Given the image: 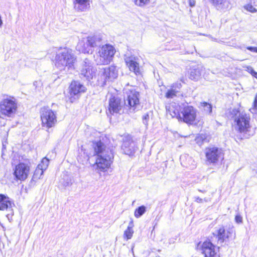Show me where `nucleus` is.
Returning a JSON list of instances; mask_svg holds the SVG:
<instances>
[{
    "label": "nucleus",
    "mask_w": 257,
    "mask_h": 257,
    "mask_svg": "<svg viewBox=\"0 0 257 257\" xmlns=\"http://www.w3.org/2000/svg\"><path fill=\"white\" fill-rule=\"evenodd\" d=\"M227 115L234 121L235 130L241 140L248 139L253 136L254 131L250 123L249 114L239 108H231L227 112Z\"/></svg>",
    "instance_id": "obj_1"
},
{
    "label": "nucleus",
    "mask_w": 257,
    "mask_h": 257,
    "mask_svg": "<svg viewBox=\"0 0 257 257\" xmlns=\"http://www.w3.org/2000/svg\"><path fill=\"white\" fill-rule=\"evenodd\" d=\"M93 147L96 156L95 163L93 167L98 171L105 172L112 162L113 153L101 141L93 142Z\"/></svg>",
    "instance_id": "obj_2"
},
{
    "label": "nucleus",
    "mask_w": 257,
    "mask_h": 257,
    "mask_svg": "<svg viewBox=\"0 0 257 257\" xmlns=\"http://www.w3.org/2000/svg\"><path fill=\"white\" fill-rule=\"evenodd\" d=\"M76 61L72 51L67 48L59 50L56 54L55 59V66L60 70L74 69V64Z\"/></svg>",
    "instance_id": "obj_3"
},
{
    "label": "nucleus",
    "mask_w": 257,
    "mask_h": 257,
    "mask_svg": "<svg viewBox=\"0 0 257 257\" xmlns=\"http://www.w3.org/2000/svg\"><path fill=\"white\" fill-rule=\"evenodd\" d=\"M17 103L14 98H7L0 102V116L13 117L17 111Z\"/></svg>",
    "instance_id": "obj_4"
},
{
    "label": "nucleus",
    "mask_w": 257,
    "mask_h": 257,
    "mask_svg": "<svg viewBox=\"0 0 257 257\" xmlns=\"http://www.w3.org/2000/svg\"><path fill=\"white\" fill-rule=\"evenodd\" d=\"M115 53L114 47L109 44L103 45L99 50L95 59L99 65H105L110 63Z\"/></svg>",
    "instance_id": "obj_5"
},
{
    "label": "nucleus",
    "mask_w": 257,
    "mask_h": 257,
    "mask_svg": "<svg viewBox=\"0 0 257 257\" xmlns=\"http://www.w3.org/2000/svg\"><path fill=\"white\" fill-rule=\"evenodd\" d=\"M118 71L116 67L111 65L108 67L101 69L97 76V81L99 84L103 86L107 81H112L116 78Z\"/></svg>",
    "instance_id": "obj_6"
},
{
    "label": "nucleus",
    "mask_w": 257,
    "mask_h": 257,
    "mask_svg": "<svg viewBox=\"0 0 257 257\" xmlns=\"http://www.w3.org/2000/svg\"><path fill=\"white\" fill-rule=\"evenodd\" d=\"M42 124L46 128L54 127L57 123L56 112L48 107H43L40 111Z\"/></svg>",
    "instance_id": "obj_7"
},
{
    "label": "nucleus",
    "mask_w": 257,
    "mask_h": 257,
    "mask_svg": "<svg viewBox=\"0 0 257 257\" xmlns=\"http://www.w3.org/2000/svg\"><path fill=\"white\" fill-rule=\"evenodd\" d=\"M206 163L208 164H217L224 158V153L221 149L216 147H210L205 150Z\"/></svg>",
    "instance_id": "obj_8"
},
{
    "label": "nucleus",
    "mask_w": 257,
    "mask_h": 257,
    "mask_svg": "<svg viewBox=\"0 0 257 257\" xmlns=\"http://www.w3.org/2000/svg\"><path fill=\"white\" fill-rule=\"evenodd\" d=\"M125 93L127 95L126 100H124V104L126 107L130 109V111H135L139 108V92L136 91L134 89H130L127 91L126 89H125Z\"/></svg>",
    "instance_id": "obj_9"
},
{
    "label": "nucleus",
    "mask_w": 257,
    "mask_h": 257,
    "mask_svg": "<svg viewBox=\"0 0 257 257\" xmlns=\"http://www.w3.org/2000/svg\"><path fill=\"white\" fill-rule=\"evenodd\" d=\"M137 139H134L132 136L127 134L122 137L121 149L123 152L129 156L133 155L138 149Z\"/></svg>",
    "instance_id": "obj_10"
},
{
    "label": "nucleus",
    "mask_w": 257,
    "mask_h": 257,
    "mask_svg": "<svg viewBox=\"0 0 257 257\" xmlns=\"http://www.w3.org/2000/svg\"><path fill=\"white\" fill-rule=\"evenodd\" d=\"M182 116L179 119L188 124H192L196 117V110L191 106H185L181 111Z\"/></svg>",
    "instance_id": "obj_11"
},
{
    "label": "nucleus",
    "mask_w": 257,
    "mask_h": 257,
    "mask_svg": "<svg viewBox=\"0 0 257 257\" xmlns=\"http://www.w3.org/2000/svg\"><path fill=\"white\" fill-rule=\"evenodd\" d=\"M235 234L233 227H229L227 229H225L224 226L219 227L216 231L215 233H213L218 239V242L223 243L228 240L232 235Z\"/></svg>",
    "instance_id": "obj_12"
},
{
    "label": "nucleus",
    "mask_w": 257,
    "mask_h": 257,
    "mask_svg": "<svg viewBox=\"0 0 257 257\" xmlns=\"http://www.w3.org/2000/svg\"><path fill=\"white\" fill-rule=\"evenodd\" d=\"M86 88L83 84L78 81H73L69 86V93L71 96L70 98L71 102L73 101V99L78 98L81 93L86 91Z\"/></svg>",
    "instance_id": "obj_13"
},
{
    "label": "nucleus",
    "mask_w": 257,
    "mask_h": 257,
    "mask_svg": "<svg viewBox=\"0 0 257 257\" xmlns=\"http://www.w3.org/2000/svg\"><path fill=\"white\" fill-rule=\"evenodd\" d=\"M15 205L9 197L3 194H0V210H6L9 212L7 214V217L10 220L14 215L13 207Z\"/></svg>",
    "instance_id": "obj_14"
},
{
    "label": "nucleus",
    "mask_w": 257,
    "mask_h": 257,
    "mask_svg": "<svg viewBox=\"0 0 257 257\" xmlns=\"http://www.w3.org/2000/svg\"><path fill=\"white\" fill-rule=\"evenodd\" d=\"M123 101H122L120 98L115 96H111L109 99V105L108 109L106 110L107 115L109 114L119 113L123 106Z\"/></svg>",
    "instance_id": "obj_15"
},
{
    "label": "nucleus",
    "mask_w": 257,
    "mask_h": 257,
    "mask_svg": "<svg viewBox=\"0 0 257 257\" xmlns=\"http://www.w3.org/2000/svg\"><path fill=\"white\" fill-rule=\"evenodd\" d=\"M96 69L92 65L91 62L85 59L84 61L80 75L85 77L87 80L92 79L95 76Z\"/></svg>",
    "instance_id": "obj_16"
},
{
    "label": "nucleus",
    "mask_w": 257,
    "mask_h": 257,
    "mask_svg": "<svg viewBox=\"0 0 257 257\" xmlns=\"http://www.w3.org/2000/svg\"><path fill=\"white\" fill-rule=\"evenodd\" d=\"M30 166L28 164L20 163L15 167L14 175L19 180L24 181L28 176Z\"/></svg>",
    "instance_id": "obj_17"
},
{
    "label": "nucleus",
    "mask_w": 257,
    "mask_h": 257,
    "mask_svg": "<svg viewBox=\"0 0 257 257\" xmlns=\"http://www.w3.org/2000/svg\"><path fill=\"white\" fill-rule=\"evenodd\" d=\"M218 249L219 247L208 241H204L202 245V250L205 257H219Z\"/></svg>",
    "instance_id": "obj_18"
},
{
    "label": "nucleus",
    "mask_w": 257,
    "mask_h": 257,
    "mask_svg": "<svg viewBox=\"0 0 257 257\" xmlns=\"http://www.w3.org/2000/svg\"><path fill=\"white\" fill-rule=\"evenodd\" d=\"M124 60L131 71L134 72L136 75L140 73L138 57L133 55L126 56Z\"/></svg>",
    "instance_id": "obj_19"
},
{
    "label": "nucleus",
    "mask_w": 257,
    "mask_h": 257,
    "mask_svg": "<svg viewBox=\"0 0 257 257\" xmlns=\"http://www.w3.org/2000/svg\"><path fill=\"white\" fill-rule=\"evenodd\" d=\"M168 114H169L172 117H176L179 119L181 117V115L179 113L180 110V106L175 102L168 104L166 106Z\"/></svg>",
    "instance_id": "obj_20"
},
{
    "label": "nucleus",
    "mask_w": 257,
    "mask_h": 257,
    "mask_svg": "<svg viewBox=\"0 0 257 257\" xmlns=\"http://www.w3.org/2000/svg\"><path fill=\"white\" fill-rule=\"evenodd\" d=\"M76 49L80 52L83 53H92L93 51L89 44L86 42L85 39L79 41L77 45Z\"/></svg>",
    "instance_id": "obj_21"
},
{
    "label": "nucleus",
    "mask_w": 257,
    "mask_h": 257,
    "mask_svg": "<svg viewBox=\"0 0 257 257\" xmlns=\"http://www.w3.org/2000/svg\"><path fill=\"white\" fill-rule=\"evenodd\" d=\"M73 4L74 8L78 11L85 12L90 8L89 0H74Z\"/></svg>",
    "instance_id": "obj_22"
},
{
    "label": "nucleus",
    "mask_w": 257,
    "mask_h": 257,
    "mask_svg": "<svg viewBox=\"0 0 257 257\" xmlns=\"http://www.w3.org/2000/svg\"><path fill=\"white\" fill-rule=\"evenodd\" d=\"M182 87V84L180 82H177L171 86L170 89L168 90L165 94L167 98H173L176 96L177 93L179 92Z\"/></svg>",
    "instance_id": "obj_23"
},
{
    "label": "nucleus",
    "mask_w": 257,
    "mask_h": 257,
    "mask_svg": "<svg viewBox=\"0 0 257 257\" xmlns=\"http://www.w3.org/2000/svg\"><path fill=\"white\" fill-rule=\"evenodd\" d=\"M86 42L88 43L92 48L99 46L101 44L102 39L99 35L88 36L85 39Z\"/></svg>",
    "instance_id": "obj_24"
},
{
    "label": "nucleus",
    "mask_w": 257,
    "mask_h": 257,
    "mask_svg": "<svg viewBox=\"0 0 257 257\" xmlns=\"http://www.w3.org/2000/svg\"><path fill=\"white\" fill-rule=\"evenodd\" d=\"M203 68L201 66H198L196 68L191 70L190 78L192 80H197L201 75Z\"/></svg>",
    "instance_id": "obj_25"
},
{
    "label": "nucleus",
    "mask_w": 257,
    "mask_h": 257,
    "mask_svg": "<svg viewBox=\"0 0 257 257\" xmlns=\"http://www.w3.org/2000/svg\"><path fill=\"white\" fill-rule=\"evenodd\" d=\"M146 211V207L144 206H141L137 208L134 213L135 216L138 218L142 216Z\"/></svg>",
    "instance_id": "obj_26"
},
{
    "label": "nucleus",
    "mask_w": 257,
    "mask_h": 257,
    "mask_svg": "<svg viewBox=\"0 0 257 257\" xmlns=\"http://www.w3.org/2000/svg\"><path fill=\"white\" fill-rule=\"evenodd\" d=\"M132 1L137 7L144 8L150 3L151 0H132Z\"/></svg>",
    "instance_id": "obj_27"
},
{
    "label": "nucleus",
    "mask_w": 257,
    "mask_h": 257,
    "mask_svg": "<svg viewBox=\"0 0 257 257\" xmlns=\"http://www.w3.org/2000/svg\"><path fill=\"white\" fill-rule=\"evenodd\" d=\"M44 171L43 170V169H41L40 168L37 167L34 172L33 176V179L35 180L40 179L41 177L43 174Z\"/></svg>",
    "instance_id": "obj_28"
},
{
    "label": "nucleus",
    "mask_w": 257,
    "mask_h": 257,
    "mask_svg": "<svg viewBox=\"0 0 257 257\" xmlns=\"http://www.w3.org/2000/svg\"><path fill=\"white\" fill-rule=\"evenodd\" d=\"M134 233V230L126 228L123 233V238L126 240L132 238L133 234Z\"/></svg>",
    "instance_id": "obj_29"
},
{
    "label": "nucleus",
    "mask_w": 257,
    "mask_h": 257,
    "mask_svg": "<svg viewBox=\"0 0 257 257\" xmlns=\"http://www.w3.org/2000/svg\"><path fill=\"white\" fill-rule=\"evenodd\" d=\"M49 162V161L48 159L46 158H44L42 160L41 163H40L37 167L40 168L41 169H43V170L45 171L46 170L48 166Z\"/></svg>",
    "instance_id": "obj_30"
},
{
    "label": "nucleus",
    "mask_w": 257,
    "mask_h": 257,
    "mask_svg": "<svg viewBox=\"0 0 257 257\" xmlns=\"http://www.w3.org/2000/svg\"><path fill=\"white\" fill-rule=\"evenodd\" d=\"M201 106L203 107L204 110L206 111L207 112H208L209 113H211L212 106L211 104L206 102H204L201 103Z\"/></svg>",
    "instance_id": "obj_31"
},
{
    "label": "nucleus",
    "mask_w": 257,
    "mask_h": 257,
    "mask_svg": "<svg viewBox=\"0 0 257 257\" xmlns=\"http://www.w3.org/2000/svg\"><path fill=\"white\" fill-rule=\"evenodd\" d=\"M257 110V94L255 95L253 102V107L250 109L252 113H256Z\"/></svg>",
    "instance_id": "obj_32"
},
{
    "label": "nucleus",
    "mask_w": 257,
    "mask_h": 257,
    "mask_svg": "<svg viewBox=\"0 0 257 257\" xmlns=\"http://www.w3.org/2000/svg\"><path fill=\"white\" fill-rule=\"evenodd\" d=\"M248 71L250 72L251 75L257 79V72L254 71L253 68L251 67H247Z\"/></svg>",
    "instance_id": "obj_33"
},
{
    "label": "nucleus",
    "mask_w": 257,
    "mask_h": 257,
    "mask_svg": "<svg viewBox=\"0 0 257 257\" xmlns=\"http://www.w3.org/2000/svg\"><path fill=\"white\" fill-rule=\"evenodd\" d=\"M72 184L71 180L68 178L66 179V181L63 183V185L65 187L70 186Z\"/></svg>",
    "instance_id": "obj_34"
},
{
    "label": "nucleus",
    "mask_w": 257,
    "mask_h": 257,
    "mask_svg": "<svg viewBox=\"0 0 257 257\" xmlns=\"http://www.w3.org/2000/svg\"><path fill=\"white\" fill-rule=\"evenodd\" d=\"M149 118V116L147 114H145V115L143 116V123L146 125H147L148 124V121Z\"/></svg>",
    "instance_id": "obj_35"
},
{
    "label": "nucleus",
    "mask_w": 257,
    "mask_h": 257,
    "mask_svg": "<svg viewBox=\"0 0 257 257\" xmlns=\"http://www.w3.org/2000/svg\"><path fill=\"white\" fill-rule=\"evenodd\" d=\"M245 8L247 11L249 12H254L255 11V9L252 6L247 5L245 6Z\"/></svg>",
    "instance_id": "obj_36"
},
{
    "label": "nucleus",
    "mask_w": 257,
    "mask_h": 257,
    "mask_svg": "<svg viewBox=\"0 0 257 257\" xmlns=\"http://www.w3.org/2000/svg\"><path fill=\"white\" fill-rule=\"evenodd\" d=\"M235 221L237 223H240L242 222V217L239 215H237L235 217Z\"/></svg>",
    "instance_id": "obj_37"
},
{
    "label": "nucleus",
    "mask_w": 257,
    "mask_h": 257,
    "mask_svg": "<svg viewBox=\"0 0 257 257\" xmlns=\"http://www.w3.org/2000/svg\"><path fill=\"white\" fill-rule=\"evenodd\" d=\"M247 49L252 51V52H256L257 53V47H251V46H249V47H247Z\"/></svg>",
    "instance_id": "obj_38"
},
{
    "label": "nucleus",
    "mask_w": 257,
    "mask_h": 257,
    "mask_svg": "<svg viewBox=\"0 0 257 257\" xmlns=\"http://www.w3.org/2000/svg\"><path fill=\"white\" fill-rule=\"evenodd\" d=\"M134 226V225L133 220L131 219V220L130 221V222L128 223V225L127 228L133 229Z\"/></svg>",
    "instance_id": "obj_39"
},
{
    "label": "nucleus",
    "mask_w": 257,
    "mask_h": 257,
    "mask_svg": "<svg viewBox=\"0 0 257 257\" xmlns=\"http://www.w3.org/2000/svg\"><path fill=\"white\" fill-rule=\"evenodd\" d=\"M189 6L191 7H193L195 6L196 1L195 0H188Z\"/></svg>",
    "instance_id": "obj_40"
},
{
    "label": "nucleus",
    "mask_w": 257,
    "mask_h": 257,
    "mask_svg": "<svg viewBox=\"0 0 257 257\" xmlns=\"http://www.w3.org/2000/svg\"><path fill=\"white\" fill-rule=\"evenodd\" d=\"M195 201L197 202H198V203H201L202 202V199L199 197H195Z\"/></svg>",
    "instance_id": "obj_41"
}]
</instances>
